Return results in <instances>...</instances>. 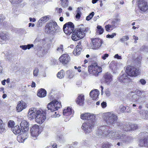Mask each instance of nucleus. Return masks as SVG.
<instances>
[{
	"label": "nucleus",
	"instance_id": "obj_1",
	"mask_svg": "<svg viewBox=\"0 0 148 148\" xmlns=\"http://www.w3.org/2000/svg\"><path fill=\"white\" fill-rule=\"evenodd\" d=\"M96 134L99 137L103 136H107L109 138H113L116 140H119L121 143L124 142L125 139V134L120 130H116L110 131L107 130L106 128V126H103L100 127L97 131Z\"/></svg>",
	"mask_w": 148,
	"mask_h": 148
},
{
	"label": "nucleus",
	"instance_id": "obj_2",
	"mask_svg": "<svg viewBox=\"0 0 148 148\" xmlns=\"http://www.w3.org/2000/svg\"><path fill=\"white\" fill-rule=\"evenodd\" d=\"M59 27L55 21H52L47 23L45 27V32L48 34H53L58 32Z\"/></svg>",
	"mask_w": 148,
	"mask_h": 148
},
{
	"label": "nucleus",
	"instance_id": "obj_3",
	"mask_svg": "<svg viewBox=\"0 0 148 148\" xmlns=\"http://www.w3.org/2000/svg\"><path fill=\"white\" fill-rule=\"evenodd\" d=\"M118 127L123 130L127 131L132 130H134L138 128L137 125L136 124H131L129 123L121 122L118 123Z\"/></svg>",
	"mask_w": 148,
	"mask_h": 148
},
{
	"label": "nucleus",
	"instance_id": "obj_4",
	"mask_svg": "<svg viewBox=\"0 0 148 148\" xmlns=\"http://www.w3.org/2000/svg\"><path fill=\"white\" fill-rule=\"evenodd\" d=\"M85 36L83 28L79 27L75 29L72 33L71 38L74 41L82 38Z\"/></svg>",
	"mask_w": 148,
	"mask_h": 148
},
{
	"label": "nucleus",
	"instance_id": "obj_5",
	"mask_svg": "<svg viewBox=\"0 0 148 148\" xmlns=\"http://www.w3.org/2000/svg\"><path fill=\"white\" fill-rule=\"evenodd\" d=\"M105 116V119L106 123L108 125H113L118 119L117 116L112 112L106 113Z\"/></svg>",
	"mask_w": 148,
	"mask_h": 148
},
{
	"label": "nucleus",
	"instance_id": "obj_6",
	"mask_svg": "<svg viewBox=\"0 0 148 148\" xmlns=\"http://www.w3.org/2000/svg\"><path fill=\"white\" fill-rule=\"evenodd\" d=\"M95 124L94 121H87L82 124L81 128L86 134H89L92 131Z\"/></svg>",
	"mask_w": 148,
	"mask_h": 148
},
{
	"label": "nucleus",
	"instance_id": "obj_7",
	"mask_svg": "<svg viewBox=\"0 0 148 148\" xmlns=\"http://www.w3.org/2000/svg\"><path fill=\"white\" fill-rule=\"evenodd\" d=\"M88 71L90 74L97 76L102 71V69L101 67L99 66L97 63H93L88 66Z\"/></svg>",
	"mask_w": 148,
	"mask_h": 148
},
{
	"label": "nucleus",
	"instance_id": "obj_8",
	"mask_svg": "<svg viewBox=\"0 0 148 148\" xmlns=\"http://www.w3.org/2000/svg\"><path fill=\"white\" fill-rule=\"evenodd\" d=\"M61 103L56 100H54L47 105L48 110L53 112L58 110L61 107Z\"/></svg>",
	"mask_w": 148,
	"mask_h": 148
},
{
	"label": "nucleus",
	"instance_id": "obj_9",
	"mask_svg": "<svg viewBox=\"0 0 148 148\" xmlns=\"http://www.w3.org/2000/svg\"><path fill=\"white\" fill-rule=\"evenodd\" d=\"M126 73L129 77L136 76L138 75L140 73V71L138 69L131 66H128L126 67Z\"/></svg>",
	"mask_w": 148,
	"mask_h": 148
},
{
	"label": "nucleus",
	"instance_id": "obj_10",
	"mask_svg": "<svg viewBox=\"0 0 148 148\" xmlns=\"http://www.w3.org/2000/svg\"><path fill=\"white\" fill-rule=\"evenodd\" d=\"M74 29V25L71 22H69L63 26V29L64 32L67 35H70L73 33Z\"/></svg>",
	"mask_w": 148,
	"mask_h": 148
},
{
	"label": "nucleus",
	"instance_id": "obj_11",
	"mask_svg": "<svg viewBox=\"0 0 148 148\" xmlns=\"http://www.w3.org/2000/svg\"><path fill=\"white\" fill-rule=\"evenodd\" d=\"M92 44L91 47L92 49H97L101 46L103 41L99 38H95L92 39Z\"/></svg>",
	"mask_w": 148,
	"mask_h": 148
},
{
	"label": "nucleus",
	"instance_id": "obj_12",
	"mask_svg": "<svg viewBox=\"0 0 148 148\" xmlns=\"http://www.w3.org/2000/svg\"><path fill=\"white\" fill-rule=\"evenodd\" d=\"M41 113V110H37L36 108H32L29 110L28 116L30 119H35L37 115Z\"/></svg>",
	"mask_w": 148,
	"mask_h": 148
},
{
	"label": "nucleus",
	"instance_id": "obj_13",
	"mask_svg": "<svg viewBox=\"0 0 148 148\" xmlns=\"http://www.w3.org/2000/svg\"><path fill=\"white\" fill-rule=\"evenodd\" d=\"M139 10L143 12H145L148 10V4L145 0H140L138 3Z\"/></svg>",
	"mask_w": 148,
	"mask_h": 148
},
{
	"label": "nucleus",
	"instance_id": "obj_14",
	"mask_svg": "<svg viewBox=\"0 0 148 148\" xmlns=\"http://www.w3.org/2000/svg\"><path fill=\"white\" fill-rule=\"evenodd\" d=\"M40 114H38L35 119V121L38 123L42 124L46 119V114L42 110H41Z\"/></svg>",
	"mask_w": 148,
	"mask_h": 148
},
{
	"label": "nucleus",
	"instance_id": "obj_15",
	"mask_svg": "<svg viewBox=\"0 0 148 148\" xmlns=\"http://www.w3.org/2000/svg\"><path fill=\"white\" fill-rule=\"evenodd\" d=\"M81 118L83 120H86L87 121H95V116L94 115L90 113H85L81 114Z\"/></svg>",
	"mask_w": 148,
	"mask_h": 148
},
{
	"label": "nucleus",
	"instance_id": "obj_16",
	"mask_svg": "<svg viewBox=\"0 0 148 148\" xmlns=\"http://www.w3.org/2000/svg\"><path fill=\"white\" fill-rule=\"evenodd\" d=\"M30 131L32 136L35 137H36L40 133L39 132V126L36 125H34L30 128Z\"/></svg>",
	"mask_w": 148,
	"mask_h": 148
},
{
	"label": "nucleus",
	"instance_id": "obj_17",
	"mask_svg": "<svg viewBox=\"0 0 148 148\" xmlns=\"http://www.w3.org/2000/svg\"><path fill=\"white\" fill-rule=\"evenodd\" d=\"M59 60L63 64H66L69 62L70 60V58L67 54H64L61 56Z\"/></svg>",
	"mask_w": 148,
	"mask_h": 148
},
{
	"label": "nucleus",
	"instance_id": "obj_18",
	"mask_svg": "<svg viewBox=\"0 0 148 148\" xmlns=\"http://www.w3.org/2000/svg\"><path fill=\"white\" fill-rule=\"evenodd\" d=\"M74 113L73 111L72 108L69 107H67L66 109H64L63 111V114L64 117L67 116V118H68V120H69L71 118L69 116Z\"/></svg>",
	"mask_w": 148,
	"mask_h": 148
},
{
	"label": "nucleus",
	"instance_id": "obj_19",
	"mask_svg": "<svg viewBox=\"0 0 148 148\" xmlns=\"http://www.w3.org/2000/svg\"><path fill=\"white\" fill-rule=\"evenodd\" d=\"M118 78L119 82L123 83L128 82L130 80V77L127 73L120 75Z\"/></svg>",
	"mask_w": 148,
	"mask_h": 148
},
{
	"label": "nucleus",
	"instance_id": "obj_20",
	"mask_svg": "<svg viewBox=\"0 0 148 148\" xmlns=\"http://www.w3.org/2000/svg\"><path fill=\"white\" fill-rule=\"evenodd\" d=\"M29 126L28 122L25 120H23L20 124L22 131L23 132L27 131L29 129Z\"/></svg>",
	"mask_w": 148,
	"mask_h": 148
},
{
	"label": "nucleus",
	"instance_id": "obj_21",
	"mask_svg": "<svg viewBox=\"0 0 148 148\" xmlns=\"http://www.w3.org/2000/svg\"><path fill=\"white\" fill-rule=\"evenodd\" d=\"M138 112L141 119L145 120L148 119V111L145 110V109H143L138 110Z\"/></svg>",
	"mask_w": 148,
	"mask_h": 148
},
{
	"label": "nucleus",
	"instance_id": "obj_22",
	"mask_svg": "<svg viewBox=\"0 0 148 148\" xmlns=\"http://www.w3.org/2000/svg\"><path fill=\"white\" fill-rule=\"evenodd\" d=\"M26 107V104L23 101L21 100L18 103L16 108L17 112H20Z\"/></svg>",
	"mask_w": 148,
	"mask_h": 148
},
{
	"label": "nucleus",
	"instance_id": "obj_23",
	"mask_svg": "<svg viewBox=\"0 0 148 148\" xmlns=\"http://www.w3.org/2000/svg\"><path fill=\"white\" fill-rule=\"evenodd\" d=\"M139 145L140 147H148V136H143V138L140 140Z\"/></svg>",
	"mask_w": 148,
	"mask_h": 148
},
{
	"label": "nucleus",
	"instance_id": "obj_24",
	"mask_svg": "<svg viewBox=\"0 0 148 148\" xmlns=\"http://www.w3.org/2000/svg\"><path fill=\"white\" fill-rule=\"evenodd\" d=\"M112 75L109 73L107 72L104 76L105 81L106 83L108 84H110L112 80Z\"/></svg>",
	"mask_w": 148,
	"mask_h": 148
},
{
	"label": "nucleus",
	"instance_id": "obj_25",
	"mask_svg": "<svg viewBox=\"0 0 148 148\" xmlns=\"http://www.w3.org/2000/svg\"><path fill=\"white\" fill-rule=\"evenodd\" d=\"M90 95L93 99L96 100L98 97L99 92L97 90L95 89L91 91Z\"/></svg>",
	"mask_w": 148,
	"mask_h": 148
},
{
	"label": "nucleus",
	"instance_id": "obj_26",
	"mask_svg": "<svg viewBox=\"0 0 148 148\" xmlns=\"http://www.w3.org/2000/svg\"><path fill=\"white\" fill-rule=\"evenodd\" d=\"M81 43L79 42L76 46V48L74 49L73 52V54L75 55L79 54L81 52L82 49L81 48Z\"/></svg>",
	"mask_w": 148,
	"mask_h": 148
},
{
	"label": "nucleus",
	"instance_id": "obj_27",
	"mask_svg": "<svg viewBox=\"0 0 148 148\" xmlns=\"http://www.w3.org/2000/svg\"><path fill=\"white\" fill-rule=\"evenodd\" d=\"M84 95L82 94L79 95L76 100V102L77 104L80 106H82L84 102Z\"/></svg>",
	"mask_w": 148,
	"mask_h": 148
},
{
	"label": "nucleus",
	"instance_id": "obj_28",
	"mask_svg": "<svg viewBox=\"0 0 148 148\" xmlns=\"http://www.w3.org/2000/svg\"><path fill=\"white\" fill-rule=\"evenodd\" d=\"M134 93L132 92L130 93V94L132 95V100L134 102L140 103V101L141 98V96H138V95L136 94H133Z\"/></svg>",
	"mask_w": 148,
	"mask_h": 148
},
{
	"label": "nucleus",
	"instance_id": "obj_29",
	"mask_svg": "<svg viewBox=\"0 0 148 148\" xmlns=\"http://www.w3.org/2000/svg\"><path fill=\"white\" fill-rule=\"evenodd\" d=\"M47 94L46 91L43 88H41L38 91L37 95L40 97H45Z\"/></svg>",
	"mask_w": 148,
	"mask_h": 148
},
{
	"label": "nucleus",
	"instance_id": "obj_30",
	"mask_svg": "<svg viewBox=\"0 0 148 148\" xmlns=\"http://www.w3.org/2000/svg\"><path fill=\"white\" fill-rule=\"evenodd\" d=\"M25 134L23 133V134L18 135L17 137V140L19 143H23L24 140L27 138L25 137Z\"/></svg>",
	"mask_w": 148,
	"mask_h": 148
},
{
	"label": "nucleus",
	"instance_id": "obj_31",
	"mask_svg": "<svg viewBox=\"0 0 148 148\" xmlns=\"http://www.w3.org/2000/svg\"><path fill=\"white\" fill-rule=\"evenodd\" d=\"M21 130L19 126L16 125L12 128V130L13 133L16 134H19L21 132Z\"/></svg>",
	"mask_w": 148,
	"mask_h": 148
},
{
	"label": "nucleus",
	"instance_id": "obj_32",
	"mask_svg": "<svg viewBox=\"0 0 148 148\" xmlns=\"http://www.w3.org/2000/svg\"><path fill=\"white\" fill-rule=\"evenodd\" d=\"M5 125L3 123L1 120L0 119V133L4 132L5 131Z\"/></svg>",
	"mask_w": 148,
	"mask_h": 148
},
{
	"label": "nucleus",
	"instance_id": "obj_33",
	"mask_svg": "<svg viewBox=\"0 0 148 148\" xmlns=\"http://www.w3.org/2000/svg\"><path fill=\"white\" fill-rule=\"evenodd\" d=\"M34 47V45L33 44H28L27 45H21L20 46V47L23 49L25 50L27 49H30L31 48Z\"/></svg>",
	"mask_w": 148,
	"mask_h": 148
},
{
	"label": "nucleus",
	"instance_id": "obj_34",
	"mask_svg": "<svg viewBox=\"0 0 148 148\" xmlns=\"http://www.w3.org/2000/svg\"><path fill=\"white\" fill-rule=\"evenodd\" d=\"M104 29L101 27L100 25H97V30L96 32V34H101L103 32Z\"/></svg>",
	"mask_w": 148,
	"mask_h": 148
},
{
	"label": "nucleus",
	"instance_id": "obj_35",
	"mask_svg": "<svg viewBox=\"0 0 148 148\" xmlns=\"http://www.w3.org/2000/svg\"><path fill=\"white\" fill-rule=\"evenodd\" d=\"M67 77L70 78H72L74 75V73L72 70H69L66 71Z\"/></svg>",
	"mask_w": 148,
	"mask_h": 148
},
{
	"label": "nucleus",
	"instance_id": "obj_36",
	"mask_svg": "<svg viewBox=\"0 0 148 148\" xmlns=\"http://www.w3.org/2000/svg\"><path fill=\"white\" fill-rule=\"evenodd\" d=\"M47 19H39L37 22L38 27L42 26L43 24L47 21Z\"/></svg>",
	"mask_w": 148,
	"mask_h": 148
},
{
	"label": "nucleus",
	"instance_id": "obj_37",
	"mask_svg": "<svg viewBox=\"0 0 148 148\" xmlns=\"http://www.w3.org/2000/svg\"><path fill=\"white\" fill-rule=\"evenodd\" d=\"M112 146L111 143L106 142L103 143L102 147L103 148H110Z\"/></svg>",
	"mask_w": 148,
	"mask_h": 148
},
{
	"label": "nucleus",
	"instance_id": "obj_38",
	"mask_svg": "<svg viewBox=\"0 0 148 148\" xmlns=\"http://www.w3.org/2000/svg\"><path fill=\"white\" fill-rule=\"evenodd\" d=\"M61 1V4L64 8L68 6V0H60Z\"/></svg>",
	"mask_w": 148,
	"mask_h": 148
},
{
	"label": "nucleus",
	"instance_id": "obj_39",
	"mask_svg": "<svg viewBox=\"0 0 148 148\" xmlns=\"http://www.w3.org/2000/svg\"><path fill=\"white\" fill-rule=\"evenodd\" d=\"M125 139L124 140V142H130L133 139V137L131 136H127L126 135H125Z\"/></svg>",
	"mask_w": 148,
	"mask_h": 148
},
{
	"label": "nucleus",
	"instance_id": "obj_40",
	"mask_svg": "<svg viewBox=\"0 0 148 148\" xmlns=\"http://www.w3.org/2000/svg\"><path fill=\"white\" fill-rule=\"evenodd\" d=\"M119 20L118 19H114L112 22V24L115 27H116L119 23Z\"/></svg>",
	"mask_w": 148,
	"mask_h": 148
},
{
	"label": "nucleus",
	"instance_id": "obj_41",
	"mask_svg": "<svg viewBox=\"0 0 148 148\" xmlns=\"http://www.w3.org/2000/svg\"><path fill=\"white\" fill-rule=\"evenodd\" d=\"M80 9L79 8H78L76 10L77 14L75 16V17L77 18H79L80 17L81 13L80 10Z\"/></svg>",
	"mask_w": 148,
	"mask_h": 148
},
{
	"label": "nucleus",
	"instance_id": "obj_42",
	"mask_svg": "<svg viewBox=\"0 0 148 148\" xmlns=\"http://www.w3.org/2000/svg\"><path fill=\"white\" fill-rule=\"evenodd\" d=\"M0 37L3 40H6L7 39L5 33L3 32L0 33Z\"/></svg>",
	"mask_w": 148,
	"mask_h": 148
},
{
	"label": "nucleus",
	"instance_id": "obj_43",
	"mask_svg": "<svg viewBox=\"0 0 148 148\" xmlns=\"http://www.w3.org/2000/svg\"><path fill=\"white\" fill-rule=\"evenodd\" d=\"M57 77L60 78L61 79L63 77V71L62 70L59 72L57 74Z\"/></svg>",
	"mask_w": 148,
	"mask_h": 148
},
{
	"label": "nucleus",
	"instance_id": "obj_44",
	"mask_svg": "<svg viewBox=\"0 0 148 148\" xmlns=\"http://www.w3.org/2000/svg\"><path fill=\"white\" fill-rule=\"evenodd\" d=\"M129 39V37L128 36H123L122 38H121L120 39V41L121 42H124L125 41H126Z\"/></svg>",
	"mask_w": 148,
	"mask_h": 148
},
{
	"label": "nucleus",
	"instance_id": "obj_45",
	"mask_svg": "<svg viewBox=\"0 0 148 148\" xmlns=\"http://www.w3.org/2000/svg\"><path fill=\"white\" fill-rule=\"evenodd\" d=\"M14 125V122L12 120H10L8 122V126L9 127L13 128Z\"/></svg>",
	"mask_w": 148,
	"mask_h": 148
},
{
	"label": "nucleus",
	"instance_id": "obj_46",
	"mask_svg": "<svg viewBox=\"0 0 148 148\" xmlns=\"http://www.w3.org/2000/svg\"><path fill=\"white\" fill-rule=\"evenodd\" d=\"M11 3L19 4L21 3L23 0H9Z\"/></svg>",
	"mask_w": 148,
	"mask_h": 148
},
{
	"label": "nucleus",
	"instance_id": "obj_47",
	"mask_svg": "<svg viewBox=\"0 0 148 148\" xmlns=\"http://www.w3.org/2000/svg\"><path fill=\"white\" fill-rule=\"evenodd\" d=\"M57 50L59 52H62L63 51V46L62 45H61L59 47H58L57 49Z\"/></svg>",
	"mask_w": 148,
	"mask_h": 148
},
{
	"label": "nucleus",
	"instance_id": "obj_48",
	"mask_svg": "<svg viewBox=\"0 0 148 148\" xmlns=\"http://www.w3.org/2000/svg\"><path fill=\"white\" fill-rule=\"evenodd\" d=\"M38 73V69L37 68H35L33 74L34 76H36Z\"/></svg>",
	"mask_w": 148,
	"mask_h": 148
},
{
	"label": "nucleus",
	"instance_id": "obj_49",
	"mask_svg": "<svg viewBox=\"0 0 148 148\" xmlns=\"http://www.w3.org/2000/svg\"><path fill=\"white\" fill-rule=\"evenodd\" d=\"M120 111L122 112H125V107L123 105H121L120 107Z\"/></svg>",
	"mask_w": 148,
	"mask_h": 148
},
{
	"label": "nucleus",
	"instance_id": "obj_50",
	"mask_svg": "<svg viewBox=\"0 0 148 148\" xmlns=\"http://www.w3.org/2000/svg\"><path fill=\"white\" fill-rule=\"evenodd\" d=\"M116 34L115 33H113L112 34H108L106 36V37L107 38H113L116 35Z\"/></svg>",
	"mask_w": 148,
	"mask_h": 148
},
{
	"label": "nucleus",
	"instance_id": "obj_51",
	"mask_svg": "<svg viewBox=\"0 0 148 148\" xmlns=\"http://www.w3.org/2000/svg\"><path fill=\"white\" fill-rule=\"evenodd\" d=\"M140 49L141 50L148 51V47H146L145 46H142Z\"/></svg>",
	"mask_w": 148,
	"mask_h": 148
},
{
	"label": "nucleus",
	"instance_id": "obj_52",
	"mask_svg": "<svg viewBox=\"0 0 148 148\" xmlns=\"http://www.w3.org/2000/svg\"><path fill=\"white\" fill-rule=\"evenodd\" d=\"M94 14V12H92L90 13L89 15L86 17V18H92Z\"/></svg>",
	"mask_w": 148,
	"mask_h": 148
},
{
	"label": "nucleus",
	"instance_id": "obj_53",
	"mask_svg": "<svg viewBox=\"0 0 148 148\" xmlns=\"http://www.w3.org/2000/svg\"><path fill=\"white\" fill-rule=\"evenodd\" d=\"M126 109L125 110V112H127L128 113H130L131 111V108L130 107L127 106L125 107Z\"/></svg>",
	"mask_w": 148,
	"mask_h": 148
},
{
	"label": "nucleus",
	"instance_id": "obj_54",
	"mask_svg": "<svg viewBox=\"0 0 148 148\" xmlns=\"http://www.w3.org/2000/svg\"><path fill=\"white\" fill-rule=\"evenodd\" d=\"M139 82L143 85H144L146 83V81L143 79H141L140 80Z\"/></svg>",
	"mask_w": 148,
	"mask_h": 148
},
{
	"label": "nucleus",
	"instance_id": "obj_55",
	"mask_svg": "<svg viewBox=\"0 0 148 148\" xmlns=\"http://www.w3.org/2000/svg\"><path fill=\"white\" fill-rule=\"evenodd\" d=\"M84 29V34L85 35V33L86 32H88L89 33H90V29L88 27L86 28L85 29Z\"/></svg>",
	"mask_w": 148,
	"mask_h": 148
},
{
	"label": "nucleus",
	"instance_id": "obj_56",
	"mask_svg": "<svg viewBox=\"0 0 148 148\" xmlns=\"http://www.w3.org/2000/svg\"><path fill=\"white\" fill-rule=\"evenodd\" d=\"M101 105L103 108H105L107 106V103L106 102L103 101L101 104Z\"/></svg>",
	"mask_w": 148,
	"mask_h": 148
},
{
	"label": "nucleus",
	"instance_id": "obj_57",
	"mask_svg": "<svg viewBox=\"0 0 148 148\" xmlns=\"http://www.w3.org/2000/svg\"><path fill=\"white\" fill-rule=\"evenodd\" d=\"M89 142L87 140H83L82 142V144L85 146H87V145H88Z\"/></svg>",
	"mask_w": 148,
	"mask_h": 148
},
{
	"label": "nucleus",
	"instance_id": "obj_58",
	"mask_svg": "<svg viewBox=\"0 0 148 148\" xmlns=\"http://www.w3.org/2000/svg\"><path fill=\"white\" fill-rule=\"evenodd\" d=\"M108 54L107 53L105 54L102 56V58L103 60H105L106 58H107L108 57Z\"/></svg>",
	"mask_w": 148,
	"mask_h": 148
},
{
	"label": "nucleus",
	"instance_id": "obj_59",
	"mask_svg": "<svg viewBox=\"0 0 148 148\" xmlns=\"http://www.w3.org/2000/svg\"><path fill=\"white\" fill-rule=\"evenodd\" d=\"M55 114L52 115V117H58L60 116V115H59L58 113H57V112H55L54 113Z\"/></svg>",
	"mask_w": 148,
	"mask_h": 148
},
{
	"label": "nucleus",
	"instance_id": "obj_60",
	"mask_svg": "<svg viewBox=\"0 0 148 148\" xmlns=\"http://www.w3.org/2000/svg\"><path fill=\"white\" fill-rule=\"evenodd\" d=\"M114 57V58H116L117 59H122L121 56L119 55L118 54L115 55Z\"/></svg>",
	"mask_w": 148,
	"mask_h": 148
},
{
	"label": "nucleus",
	"instance_id": "obj_61",
	"mask_svg": "<svg viewBox=\"0 0 148 148\" xmlns=\"http://www.w3.org/2000/svg\"><path fill=\"white\" fill-rule=\"evenodd\" d=\"M105 28L107 31L109 32L111 30L109 25H106L105 26Z\"/></svg>",
	"mask_w": 148,
	"mask_h": 148
},
{
	"label": "nucleus",
	"instance_id": "obj_62",
	"mask_svg": "<svg viewBox=\"0 0 148 148\" xmlns=\"http://www.w3.org/2000/svg\"><path fill=\"white\" fill-rule=\"evenodd\" d=\"M136 95H138V96H140L141 95H142V92L141 91L138 90L137 91H136Z\"/></svg>",
	"mask_w": 148,
	"mask_h": 148
},
{
	"label": "nucleus",
	"instance_id": "obj_63",
	"mask_svg": "<svg viewBox=\"0 0 148 148\" xmlns=\"http://www.w3.org/2000/svg\"><path fill=\"white\" fill-rule=\"evenodd\" d=\"M62 9L61 8H56V11L60 13L62 12Z\"/></svg>",
	"mask_w": 148,
	"mask_h": 148
},
{
	"label": "nucleus",
	"instance_id": "obj_64",
	"mask_svg": "<svg viewBox=\"0 0 148 148\" xmlns=\"http://www.w3.org/2000/svg\"><path fill=\"white\" fill-rule=\"evenodd\" d=\"M51 144L52 145V147H53V148H57V145L56 143H53V144H52V143H51Z\"/></svg>",
	"mask_w": 148,
	"mask_h": 148
}]
</instances>
